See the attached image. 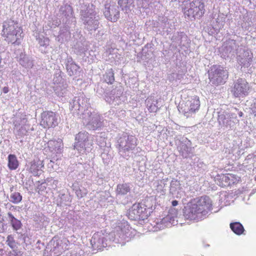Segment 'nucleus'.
Wrapping results in <instances>:
<instances>
[{"label": "nucleus", "mask_w": 256, "mask_h": 256, "mask_svg": "<svg viewBox=\"0 0 256 256\" xmlns=\"http://www.w3.org/2000/svg\"><path fill=\"white\" fill-rule=\"evenodd\" d=\"M75 140L74 148L80 154H84L92 150L94 139L88 132H78L76 136Z\"/></svg>", "instance_id": "obj_4"}, {"label": "nucleus", "mask_w": 256, "mask_h": 256, "mask_svg": "<svg viewBox=\"0 0 256 256\" xmlns=\"http://www.w3.org/2000/svg\"><path fill=\"white\" fill-rule=\"evenodd\" d=\"M2 28V33L5 40L8 44H13L14 46H18L20 43L21 34L22 32L18 23L13 20H9L4 22Z\"/></svg>", "instance_id": "obj_2"}, {"label": "nucleus", "mask_w": 256, "mask_h": 256, "mask_svg": "<svg viewBox=\"0 0 256 256\" xmlns=\"http://www.w3.org/2000/svg\"><path fill=\"white\" fill-rule=\"evenodd\" d=\"M9 216L12 218L11 224L14 229L15 230L20 229L22 226L20 221L16 218L12 214H9Z\"/></svg>", "instance_id": "obj_20"}, {"label": "nucleus", "mask_w": 256, "mask_h": 256, "mask_svg": "<svg viewBox=\"0 0 256 256\" xmlns=\"http://www.w3.org/2000/svg\"><path fill=\"white\" fill-rule=\"evenodd\" d=\"M244 52H246L248 54V58L246 60L247 62V63L244 62V66L246 67H248L250 65L251 62H252V53L250 54L248 50Z\"/></svg>", "instance_id": "obj_25"}, {"label": "nucleus", "mask_w": 256, "mask_h": 256, "mask_svg": "<svg viewBox=\"0 0 256 256\" xmlns=\"http://www.w3.org/2000/svg\"><path fill=\"white\" fill-rule=\"evenodd\" d=\"M60 12L66 18H72V22L70 26H68L69 23L66 22L65 27L60 30L59 36L62 38V34L65 32H68L69 34H70L71 32L74 30L76 26V21L74 20V18H72V8L70 5L66 4L61 6Z\"/></svg>", "instance_id": "obj_9"}, {"label": "nucleus", "mask_w": 256, "mask_h": 256, "mask_svg": "<svg viewBox=\"0 0 256 256\" xmlns=\"http://www.w3.org/2000/svg\"><path fill=\"white\" fill-rule=\"evenodd\" d=\"M148 109L150 112H156L158 110L157 106L154 104H150V105L148 104Z\"/></svg>", "instance_id": "obj_27"}, {"label": "nucleus", "mask_w": 256, "mask_h": 256, "mask_svg": "<svg viewBox=\"0 0 256 256\" xmlns=\"http://www.w3.org/2000/svg\"><path fill=\"white\" fill-rule=\"evenodd\" d=\"M50 151L54 154H61L64 148V143L62 139L51 140L48 142Z\"/></svg>", "instance_id": "obj_12"}, {"label": "nucleus", "mask_w": 256, "mask_h": 256, "mask_svg": "<svg viewBox=\"0 0 256 256\" xmlns=\"http://www.w3.org/2000/svg\"><path fill=\"white\" fill-rule=\"evenodd\" d=\"M200 106V101L198 96H194L188 99L185 103L184 106L180 107V111L186 118L198 110Z\"/></svg>", "instance_id": "obj_8"}, {"label": "nucleus", "mask_w": 256, "mask_h": 256, "mask_svg": "<svg viewBox=\"0 0 256 256\" xmlns=\"http://www.w3.org/2000/svg\"><path fill=\"white\" fill-rule=\"evenodd\" d=\"M134 2V0H118V4L122 8V10H126L129 9Z\"/></svg>", "instance_id": "obj_19"}, {"label": "nucleus", "mask_w": 256, "mask_h": 256, "mask_svg": "<svg viewBox=\"0 0 256 256\" xmlns=\"http://www.w3.org/2000/svg\"><path fill=\"white\" fill-rule=\"evenodd\" d=\"M142 208L140 204L133 205L128 210V216L131 220H137L140 218Z\"/></svg>", "instance_id": "obj_13"}, {"label": "nucleus", "mask_w": 256, "mask_h": 256, "mask_svg": "<svg viewBox=\"0 0 256 256\" xmlns=\"http://www.w3.org/2000/svg\"><path fill=\"white\" fill-rule=\"evenodd\" d=\"M9 91L8 88V86H4L2 88V92L4 94H7Z\"/></svg>", "instance_id": "obj_30"}, {"label": "nucleus", "mask_w": 256, "mask_h": 256, "mask_svg": "<svg viewBox=\"0 0 256 256\" xmlns=\"http://www.w3.org/2000/svg\"><path fill=\"white\" fill-rule=\"evenodd\" d=\"M225 181H228V180H236V176L232 174H228L226 176H224Z\"/></svg>", "instance_id": "obj_28"}, {"label": "nucleus", "mask_w": 256, "mask_h": 256, "mask_svg": "<svg viewBox=\"0 0 256 256\" xmlns=\"http://www.w3.org/2000/svg\"><path fill=\"white\" fill-rule=\"evenodd\" d=\"M53 246H54V250H58L56 254H58L62 252L64 248H66L68 246V244L66 242H69L68 240L66 238H64L63 239H57L54 240L53 239L52 242Z\"/></svg>", "instance_id": "obj_14"}, {"label": "nucleus", "mask_w": 256, "mask_h": 256, "mask_svg": "<svg viewBox=\"0 0 256 256\" xmlns=\"http://www.w3.org/2000/svg\"><path fill=\"white\" fill-rule=\"evenodd\" d=\"M239 46L236 40L232 39L226 40L224 44V48H234Z\"/></svg>", "instance_id": "obj_22"}, {"label": "nucleus", "mask_w": 256, "mask_h": 256, "mask_svg": "<svg viewBox=\"0 0 256 256\" xmlns=\"http://www.w3.org/2000/svg\"><path fill=\"white\" fill-rule=\"evenodd\" d=\"M13 188H14V187H13V186H12V187L10 188V191H11V192H12V191L13 190Z\"/></svg>", "instance_id": "obj_36"}, {"label": "nucleus", "mask_w": 256, "mask_h": 256, "mask_svg": "<svg viewBox=\"0 0 256 256\" xmlns=\"http://www.w3.org/2000/svg\"><path fill=\"white\" fill-rule=\"evenodd\" d=\"M8 166L10 170H16L19 166V162L15 154H10L8 157Z\"/></svg>", "instance_id": "obj_16"}, {"label": "nucleus", "mask_w": 256, "mask_h": 256, "mask_svg": "<svg viewBox=\"0 0 256 256\" xmlns=\"http://www.w3.org/2000/svg\"><path fill=\"white\" fill-rule=\"evenodd\" d=\"M9 256H18L15 251H13L12 252L10 253Z\"/></svg>", "instance_id": "obj_33"}, {"label": "nucleus", "mask_w": 256, "mask_h": 256, "mask_svg": "<svg viewBox=\"0 0 256 256\" xmlns=\"http://www.w3.org/2000/svg\"><path fill=\"white\" fill-rule=\"evenodd\" d=\"M78 34V36H79V35H80V34Z\"/></svg>", "instance_id": "obj_38"}, {"label": "nucleus", "mask_w": 256, "mask_h": 256, "mask_svg": "<svg viewBox=\"0 0 256 256\" xmlns=\"http://www.w3.org/2000/svg\"><path fill=\"white\" fill-rule=\"evenodd\" d=\"M80 42H76V44L78 45V46L80 48H82V46H80L79 42H82V41H84V37H82V36H80Z\"/></svg>", "instance_id": "obj_29"}, {"label": "nucleus", "mask_w": 256, "mask_h": 256, "mask_svg": "<svg viewBox=\"0 0 256 256\" xmlns=\"http://www.w3.org/2000/svg\"><path fill=\"white\" fill-rule=\"evenodd\" d=\"M20 64L22 66H28L26 65V64L24 62V60H20Z\"/></svg>", "instance_id": "obj_34"}, {"label": "nucleus", "mask_w": 256, "mask_h": 256, "mask_svg": "<svg viewBox=\"0 0 256 256\" xmlns=\"http://www.w3.org/2000/svg\"><path fill=\"white\" fill-rule=\"evenodd\" d=\"M210 82L215 86L224 84L228 77V72L220 66L214 65L209 71Z\"/></svg>", "instance_id": "obj_5"}, {"label": "nucleus", "mask_w": 256, "mask_h": 256, "mask_svg": "<svg viewBox=\"0 0 256 256\" xmlns=\"http://www.w3.org/2000/svg\"><path fill=\"white\" fill-rule=\"evenodd\" d=\"M204 11V4L200 0H192L190 3L188 10L184 14L188 19L192 20L201 17Z\"/></svg>", "instance_id": "obj_6"}, {"label": "nucleus", "mask_w": 256, "mask_h": 256, "mask_svg": "<svg viewBox=\"0 0 256 256\" xmlns=\"http://www.w3.org/2000/svg\"><path fill=\"white\" fill-rule=\"evenodd\" d=\"M6 243L12 249L17 247L18 242L14 240V236L12 235H8V236Z\"/></svg>", "instance_id": "obj_23"}, {"label": "nucleus", "mask_w": 256, "mask_h": 256, "mask_svg": "<svg viewBox=\"0 0 256 256\" xmlns=\"http://www.w3.org/2000/svg\"><path fill=\"white\" fill-rule=\"evenodd\" d=\"M43 162L40 161V160H34L30 163V166L29 168V172L34 174H37L38 172L44 167Z\"/></svg>", "instance_id": "obj_15"}, {"label": "nucleus", "mask_w": 256, "mask_h": 256, "mask_svg": "<svg viewBox=\"0 0 256 256\" xmlns=\"http://www.w3.org/2000/svg\"><path fill=\"white\" fill-rule=\"evenodd\" d=\"M130 188L128 184H118L117 186L116 192L118 194L124 195L130 192Z\"/></svg>", "instance_id": "obj_18"}, {"label": "nucleus", "mask_w": 256, "mask_h": 256, "mask_svg": "<svg viewBox=\"0 0 256 256\" xmlns=\"http://www.w3.org/2000/svg\"><path fill=\"white\" fill-rule=\"evenodd\" d=\"M250 86L245 79L238 78L234 83L232 92L236 98L246 96L248 94Z\"/></svg>", "instance_id": "obj_10"}, {"label": "nucleus", "mask_w": 256, "mask_h": 256, "mask_svg": "<svg viewBox=\"0 0 256 256\" xmlns=\"http://www.w3.org/2000/svg\"><path fill=\"white\" fill-rule=\"evenodd\" d=\"M230 228L232 232L237 235H240L244 232L242 225L238 222H232L230 224Z\"/></svg>", "instance_id": "obj_17"}, {"label": "nucleus", "mask_w": 256, "mask_h": 256, "mask_svg": "<svg viewBox=\"0 0 256 256\" xmlns=\"http://www.w3.org/2000/svg\"><path fill=\"white\" fill-rule=\"evenodd\" d=\"M92 7V5L90 7L88 6L84 8L80 12V19L83 22L85 28L88 30H96L99 26V17L96 16Z\"/></svg>", "instance_id": "obj_3"}, {"label": "nucleus", "mask_w": 256, "mask_h": 256, "mask_svg": "<svg viewBox=\"0 0 256 256\" xmlns=\"http://www.w3.org/2000/svg\"><path fill=\"white\" fill-rule=\"evenodd\" d=\"M74 65L71 64V65L70 66V67H69V66H68V67L67 68L68 70V73H69L70 75V76H71V75H72V74H74V72H71L69 70H70V69L71 68L74 67Z\"/></svg>", "instance_id": "obj_31"}, {"label": "nucleus", "mask_w": 256, "mask_h": 256, "mask_svg": "<svg viewBox=\"0 0 256 256\" xmlns=\"http://www.w3.org/2000/svg\"><path fill=\"white\" fill-rule=\"evenodd\" d=\"M59 120L56 112L46 110L41 114L40 126L44 128H54L58 126Z\"/></svg>", "instance_id": "obj_7"}, {"label": "nucleus", "mask_w": 256, "mask_h": 256, "mask_svg": "<svg viewBox=\"0 0 256 256\" xmlns=\"http://www.w3.org/2000/svg\"><path fill=\"white\" fill-rule=\"evenodd\" d=\"M76 194L78 196V190L76 191Z\"/></svg>", "instance_id": "obj_37"}, {"label": "nucleus", "mask_w": 256, "mask_h": 256, "mask_svg": "<svg viewBox=\"0 0 256 256\" xmlns=\"http://www.w3.org/2000/svg\"><path fill=\"white\" fill-rule=\"evenodd\" d=\"M37 40L40 44V46L46 47L49 44V40L48 38L39 37Z\"/></svg>", "instance_id": "obj_24"}, {"label": "nucleus", "mask_w": 256, "mask_h": 256, "mask_svg": "<svg viewBox=\"0 0 256 256\" xmlns=\"http://www.w3.org/2000/svg\"><path fill=\"white\" fill-rule=\"evenodd\" d=\"M106 81L108 84H112L114 82V74L113 72H112L110 74V76H106Z\"/></svg>", "instance_id": "obj_26"}, {"label": "nucleus", "mask_w": 256, "mask_h": 256, "mask_svg": "<svg viewBox=\"0 0 256 256\" xmlns=\"http://www.w3.org/2000/svg\"><path fill=\"white\" fill-rule=\"evenodd\" d=\"M172 204L173 206H176L178 204V202L176 200H174L172 201Z\"/></svg>", "instance_id": "obj_32"}, {"label": "nucleus", "mask_w": 256, "mask_h": 256, "mask_svg": "<svg viewBox=\"0 0 256 256\" xmlns=\"http://www.w3.org/2000/svg\"><path fill=\"white\" fill-rule=\"evenodd\" d=\"M10 201L14 204H18L22 200V196L18 192L12 193L10 196Z\"/></svg>", "instance_id": "obj_21"}, {"label": "nucleus", "mask_w": 256, "mask_h": 256, "mask_svg": "<svg viewBox=\"0 0 256 256\" xmlns=\"http://www.w3.org/2000/svg\"><path fill=\"white\" fill-rule=\"evenodd\" d=\"M238 116H239L242 117L243 116V112H239Z\"/></svg>", "instance_id": "obj_35"}, {"label": "nucleus", "mask_w": 256, "mask_h": 256, "mask_svg": "<svg viewBox=\"0 0 256 256\" xmlns=\"http://www.w3.org/2000/svg\"><path fill=\"white\" fill-rule=\"evenodd\" d=\"M212 201L209 196H204L191 200L184 208V216L188 220H201L212 209Z\"/></svg>", "instance_id": "obj_1"}, {"label": "nucleus", "mask_w": 256, "mask_h": 256, "mask_svg": "<svg viewBox=\"0 0 256 256\" xmlns=\"http://www.w3.org/2000/svg\"><path fill=\"white\" fill-rule=\"evenodd\" d=\"M105 17L109 20L116 22L120 17L118 7L116 6H111L106 7L104 11Z\"/></svg>", "instance_id": "obj_11"}]
</instances>
